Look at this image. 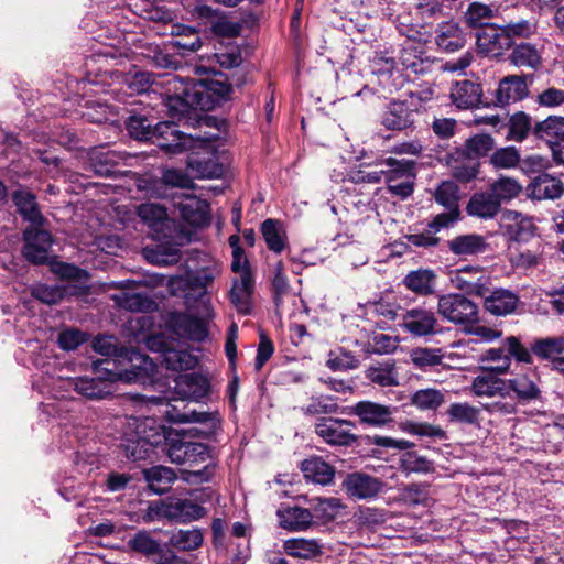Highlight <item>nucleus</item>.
<instances>
[{
    "instance_id": "1",
    "label": "nucleus",
    "mask_w": 564,
    "mask_h": 564,
    "mask_svg": "<svg viewBox=\"0 0 564 564\" xmlns=\"http://www.w3.org/2000/svg\"><path fill=\"white\" fill-rule=\"evenodd\" d=\"M165 85V106L172 117L184 116L191 109L210 110L230 95L232 87L223 75L206 79L172 76Z\"/></svg>"
},
{
    "instance_id": "2",
    "label": "nucleus",
    "mask_w": 564,
    "mask_h": 564,
    "mask_svg": "<svg viewBox=\"0 0 564 564\" xmlns=\"http://www.w3.org/2000/svg\"><path fill=\"white\" fill-rule=\"evenodd\" d=\"M160 427L151 419L129 417L123 431L122 446L133 460L145 459L152 448L162 440Z\"/></svg>"
},
{
    "instance_id": "3",
    "label": "nucleus",
    "mask_w": 564,
    "mask_h": 564,
    "mask_svg": "<svg viewBox=\"0 0 564 564\" xmlns=\"http://www.w3.org/2000/svg\"><path fill=\"white\" fill-rule=\"evenodd\" d=\"M96 378L79 377L69 380L75 391L91 400L105 399L113 393V384L123 380V375L116 369V361L110 359L94 362Z\"/></svg>"
},
{
    "instance_id": "4",
    "label": "nucleus",
    "mask_w": 564,
    "mask_h": 564,
    "mask_svg": "<svg viewBox=\"0 0 564 564\" xmlns=\"http://www.w3.org/2000/svg\"><path fill=\"white\" fill-rule=\"evenodd\" d=\"M166 419L175 424H198L197 427L181 430L180 435L209 437L216 434L221 427V419L217 411H181L176 406H171L165 412Z\"/></svg>"
},
{
    "instance_id": "5",
    "label": "nucleus",
    "mask_w": 564,
    "mask_h": 564,
    "mask_svg": "<svg viewBox=\"0 0 564 564\" xmlns=\"http://www.w3.org/2000/svg\"><path fill=\"white\" fill-rule=\"evenodd\" d=\"M437 313L454 325L468 326L479 321L477 304L460 293L438 295Z\"/></svg>"
},
{
    "instance_id": "6",
    "label": "nucleus",
    "mask_w": 564,
    "mask_h": 564,
    "mask_svg": "<svg viewBox=\"0 0 564 564\" xmlns=\"http://www.w3.org/2000/svg\"><path fill=\"white\" fill-rule=\"evenodd\" d=\"M451 283L467 294L485 296L489 293L490 276L479 265H464L451 273Z\"/></svg>"
},
{
    "instance_id": "7",
    "label": "nucleus",
    "mask_w": 564,
    "mask_h": 564,
    "mask_svg": "<svg viewBox=\"0 0 564 564\" xmlns=\"http://www.w3.org/2000/svg\"><path fill=\"white\" fill-rule=\"evenodd\" d=\"M355 423L348 420L321 417L315 424L316 434L327 444L336 446H348L356 442L357 436L352 433Z\"/></svg>"
},
{
    "instance_id": "8",
    "label": "nucleus",
    "mask_w": 564,
    "mask_h": 564,
    "mask_svg": "<svg viewBox=\"0 0 564 564\" xmlns=\"http://www.w3.org/2000/svg\"><path fill=\"white\" fill-rule=\"evenodd\" d=\"M218 270L216 267L203 268L196 271H188L183 278H176L172 284L177 283L184 286L185 290L197 292L205 308V317L212 318L210 299L207 295V288L214 282Z\"/></svg>"
},
{
    "instance_id": "9",
    "label": "nucleus",
    "mask_w": 564,
    "mask_h": 564,
    "mask_svg": "<svg viewBox=\"0 0 564 564\" xmlns=\"http://www.w3.org/2000/svg\"><path fill=\"white\" fill-rule=\"evenodd\" d=\"M438 326L435 313L424 307L410 308L402 315V327L413 337L434 336Z\"/></svg>"
},
{
    "instance_id": "10",
    "label": "nucleus",
    "mask_w": 564,
    "mask_h": 564,
    "mask_svg": "<svg viewBox=\"0 0 564 564\" xmlns=\"http://www.w3.org/2000/svg\"><path fill=\"white\" fill-rule=\"evenodd\" d=\"M127 129L131 137L138 140H151L158 147H171V143H167L166 133L175 138L174 132L171 130L173 128L166 122H158L152 127L143 116L130 117ZM172 147H175V144H172Z\"/></svg>"
},
{
    "instance_id": "11",
    "label": "nucleus",
    "mask_w": 564,
    "mask_h": 564,
    "mask_svg": "<svg viewBox=\"0 0 564 564\" xmlns=\"http://www.w3.org/2000/svg\"><path fill=\"white\" fill-rule=\"evenodd\" d=\"M167 455L172 463L195 465L209 458L208 447L199 442L171 440L167 445Z\"/></svg>"
},
{
    "instance_id": "12",
    "label": "nucleus",
    "mask_w": 564,
    "mask_h": 564,
    "mask_svg": "<svg viewBox=\"0 0 564 564\" xmlns=\"http://www.w3.org/2000/svg\"><path fill=\"white\" fill-rule=\"evenodd\" d=\"M23 256L32 263L42 264L48 261L52 248V235L47 230L35 227L24 231Z\"/></svg>"
},
{
    "instance_id": "13",
    "label": "nucleus",
    "mask_w": 564,
    "mask_h": 564,
    "mask_svg": "<svg viewBox=\"0 0 564 564\" xmlns=\"http://www.w3.org/2000/svg\"><path fill=\"white\" fill-rule=\"evenodd\" d=\"M164 185L188 188L192 186V180L184 172L175 169L164 171L161 180H141L138 188L152 197L165 196Z\"/></svg>"
},
{
    "instance_id": "14",
    "label": "nucleus",
    "mask_w": 564,
    "mask_h": 564,
    "mask_svg": "<svg viewBox=\"0 0 564 564\" xmlns=\"http://www.w3.org/2000/svg\"><path fill=\"white\" fill-rule=\"evenodd\" d=\"M449 98L458 109H474L481 104L482 87L469 79L458 80L452 85Z\"/></svg>"
},
{
    "instance_id": "15",
    "label": "nucleus",
    "mask_w": 564,
    "mask_h": 564,
    "mask_svg": "<svg viewBox=\"0 0 564 564\" xmlns=\"http://www.w3.org/2000/svg\"><path fill=\"white\" fill-rule=\"evenodd\" d=\"M527 77L509 75L500 79L495 93V104L503 107L528 97Z\"/></svg>"
},
{
    "instance_id": "16",
    "label": "nucleus",
    "mask_w": 564,
    "mask_h": 564,
    "mask_svg": "<svg viewBox=\"0 0 564 564\" xmlns=\"http://www.w3.org/2000/svg\"><path fill=\"white\" fill-rule=\"evenodd\" d=\"M382 481L369 475L355 473L347 476L343 487L355 499H370L382 490Z\"/></svg>"
},
{
    "instance_id": "17",
    "label": "nucleus",
    "mask_w": 564,
    "mask_h": 564,
    "mask_svg": "<svg viewBox=\"0 0 564 564\" xmlns=\"http://www.w3.org/2000/svg\"><path fill=\"white\" fill-rule=\"evenodd\" d=\"M501 227L512 240L523 241L535 232V225L531 217L516 210H506L501 216Z\"/></svg>"
},
{
    "instance_id": "18",
    "label": "nucleus",
    "mask_w": 564,
    "mask_h": 564,
    "mask_svg": "<svg viewBox=\"0 0 564 564\" xmlns=\"http://www.w3.org/2000/svg\"><path fill=\"white\" fill-rule=\"evenodd\" d=\"M400 63L413 74H425L431 70L433 61L421 43L408 40L402 46Z\"/></svg>"
},
{
    "instance_id": "19",
    "label": "nucleus",
    "mask_w": 564,
    "mask_h": 564,
    "mask_svg": "<svg viewBox=\"0 0 564 564\" xmlns=\"http://www.w3.org/2000/svg\"><path fill=\"white\" fill-rule=\"evenodd\" d=\"M174 206L180 216L192 226L200 227L208 223L209 205L204 199L196 196H183L175 200Z\"/></svg>"
},
{
    "instance_id": "20",
    "label": "nucleus",
    "mask_w": 564,
    "mask_h": 564,
    "mask_svg": "<svg viewBox=\"0 0 564 564\" xmlns=\"http://www.w3.org/2000/svg\"><path fill=\"white\" fill-rule=\"evenodd\" d=\"M253 289L254 280L251 272H245L243 275H239L232 281L229 299L240 314L251 313Z\"/></svg>"
},
{
    "instance_id": "21",
    "label": "nucleus",
    "mask_w": 564,
    "mask_h": 564,
    "mask_svg": "<svg viewBox=\"0 0 564 564\" xmlns=\"http://www.w3.org/2000/svg\"><path fill=\"white\" fill-rule=\"evenodd\" d=\"M209 392V382L198 373L180 375L175 380V393L182 400L199 401Z\"/></svg>"
},
{
    "instance_id": "22",
    "label": "nucleus",
    "mask_w": 564,
    "mask_h": 564,
    "mask_svg": "<svg viewBox=\"0 0 564 564\" xmlns=\"http://www.w3.org/2000/svg\"><path fill=\"white\" fill-rule=\"evenodd\" d=\"M477 47L479 52L489 56H499L510 46V42L505 35L503 26L490 24L487 29L477 34Z\"/></svg>"
},
{
    "instance_id": "23",
    "label": "nucleus",
    "mask_w": 564,
    "mask_h": 564,
    "mask_svg": "<svg viewBox=\"0 0 564 564\" xmlns=\"http://www.w3.org/2000/svg\"><path fill=\"white\" fill-rule=\"evenodd\" d=\"M447 248L453 254L466 259L485 252L488 249V243L481 235L466 234L448 240Z\"/></svg>"
},
{
    "instance_id": "24",
    "label": "nucleus",
    "mask_w": 564,
    "mask_h": 564,
    "mask_svg": "<svg viewBox=\"0 0 564 564\" xmlns=\"http://www.w3.org/2000/svg\"><path fill=\"white\" fill-rule=\"evenodd\" d=\"M352 413L359 416L365 424L382 426L392 419V408L370 401H360L352 408Z\"/></svg>"
},
{
    "instance_id": "25",
    "label": "nucleus",
    "mask_w": 564,
    "mask_h": 564,
    "mask_svg": "<svg viewBox=\"0 0 564 564\" xmlns=\"http://www.w3.org/2000/svg\"><path fill=\"white\" fill-rule=\"evenodd\" d=\"M446 164L452 175L460 182H469L478 174V162L457 149L446 155Z\"/></svg>"
},
{
    "instance_id": "26",
    "label": "nucleus",
    "mask_w": 564,
    "mask_h": 564,
    "mask_svg": "<svg viewBox=\"0 0 564 564\" xmlns=\"http://www.w3.org/2000/svg\"><path fill=\"white\" fill-rule=\"evenodd\" d=\"M435 41L438 47L446 52H456L464 47L466 42L459 24L452 20L438 24Z\"/></svg>"
},
{
    "instance_id": "27",
    "label": "nucleus",
    "mask_w": 564,
    "mask_h": 564,
    "mask_svg": "<svg viewBox=\"0 0 564 564\" xmlns=\"http://www.w3.org/2000/svg\"><path fill=\"white\" fill-rule=\"evenodd\" d=\"M485 308L494 315L502 316L514 312L519 297L509 290L498 289L485 296Z\"/></svg>"
},
{
    "instance_id": "28",
    "label": "nucleus",
    "mask_w": 564,
    "mask_h": 564,
    "mask_svg": "<svg viewBox=\"0 0 564 564\" xmlns=\"http://www.w3.org/2000/svg\"><path fill=\"white\" fill-rule=\"evenodd\" d=\"M122 156L104 149H94L88 154V170L99 176H112Z\"/></svg>"
},
{
    "instance_id": "29",
    "label": "nucleus",
    "mask_w": 564,
    "mask_h": 564,
    "mask_svg": "<svg viewBox=\"0 0 564 564\" xmlns=\"http://www.w3.org/2000/svg\"><path fill=\"white\" fill-rule=\"evenodd\" d=\"M499 199L490 192H482L474 194L466 207L468 215L481 219H491L500 210Z\"/></svg>"
},
{
    "instance_id": "30",
    "label": "nucleus",
    "mask_w": 564,
    "mask_h": 564,
    "mask_svg": "<svg viewBox=\"0 0 564 564\" xmlns=\"http://www.w3.org/2000/svg\"><path fill=\"white\" fill-rule=\"evenodd\" d=\"M280 525L289 531H305L313 524L310 509L288 507L278 511Z\"/></svg>"
},
{
    "instance_id": "31",
    "label": "nucleus",
    "mask_w": 564,
    "mask_h": 564,
    "mask_svg": "<svg viewBox=\"0 0 564 564\" xmlns=\"http://www.w3.org/2000/svg\"><path fill=\"white\" fill-rule=\"evenodd\" d=\"M206 516V509L187 499L169 502L167 519L182 523L192 522Z\"/></svg>"
},
{
    "instance_id": "32",
    "label": "nucleus",
    "mask_w": 564,
    "mask_h": 564,
    "mask_svg": "<svg viewBox=\"0 0 564 564\" xmlns=\"http://www.w3.org/2000/svg\"><path fill=\"white\" fill-rule=\"evenodd\" d=\"M530 189L535 199H557L564 193V185L561 180L544 173L533 180Z\"/></svg>"
},
{
    "instance_id": "33",
    "label": "nucleus",
    "mask_w": 564,
    "mask_h": 564,
    "mask_svg": "<svg viewBox=\"0 0 564 564\" xmlns=\"http://www.w3.org/2000/svg\"><path fill=\"white\" fill-rule=\"evenodd\" d=\"M540 380L536 373H523L509 380L510 389L520 400L532 401L541 397Z\"/></svg>"
},
{
    "instance_id": "34",
    "label": "nucleus",
    "mask_w": 564,
    "mask_h": 564,
    "mask_svg": "<svg viewBox=\"0 0 564 564\" xmlns=\"http://www.w3.org/2000/svg\"><path fill=\"white\" fill-rule=\"evenodd\" d=\"M343 508L341 501L335 497L310 499V510L316 522L326 523L334 520Z\"/></svg>"
},
{
    "instance_id": "35",
    "label": "nucleus",
    "mask_w": 564,
    "mask_h": 564,
    "mask_svg": "<svg viewBox=\"0 0 564 564\" xmlns=\"http://www.w3.org/2000/svg\"><path fill=\"white\" fill-rule=\"evenodd\" d=\"M498 14V7L474 1L467 7L464 19L470 28H482L489 26V21L497 18Z\"/></svg>"
},
{
    "instance_id": "36",
    "label": "nucleus",
    "mask_w": 564,
    "mask_h": 564,
    "mask_svg": "<svg viewBox=\"0 0 564 564\" xmlns=\"http://www.w3.org/2000/svg\"><path fill=\"white\" fill-rule=\"evenodd\" d=\"M13 202L18 208V212L25 220L30 221L33 226H39L42 224L43 217L39 209L34 194L26 189L15 191L13 194Z\"/></svg>"
},
{
    "instance_id": "37",
    "label": "nucleus",
    "mask_w": 564,
    "mask_h": 564,
    "mask_svg": "<svg viewBox=\"0 0 564 564\" xmlns=\"http://www.w3.org/2000/svg\"><path fill=\"white\" fill-rule=\"evenodd\" d=\"M436 274L429 269H419L409 272L404 279L403 284L410 291L419 295H429L434 292Z\"/></svg>"
},
{
    "instance_id": "38",
    "label": "nucleus",
    "mask_w": 564,
    "mask_h": 564,
    "mask_svg": "<svg viewBox=\"0 0 564 564\" xmlns=\"http://www.w3.org/2000/svg\"><path fill=\"white\" fill-rule=\"evenodd\" d=\"M302 471L305 478L321 485L330 484L335 475L334 468L316 456L302 462Z\"/></svg>"
},
{
    "instance_id": "39",
    "label": "nucleus",
    "mask_w": 564,
    "mask_h": 564,
    "mask_svg": "<svg viewBox=\"0 0 564 564\" xmlns=\"http://www.w3.org/2000/svg\"><path fill=\"white\" fill-rule=\"evenodd\" d=\"M284 552L303 560H311L322 554V544L316 539H290L283 544Z\"/></svg>"
},
{
    "instance_id": "40",
    "label": "nucleus",
    "mask_w": 564,
    "mask_h": 564,
    "mask_svg": "<svg viewBox=\"0 0 564 564\" xmlns=\"http://www.w3.org/2000/svg\"><path fill=\"white\" fill-rule=\"evenodd\" d=\"M470 390L477 397L492 398L496 395H503L506 391V382L492 372H487L474 378Z\"/></svg>"
},
{
    "instance_id": "41",
    "label": "nucleus",
    "mask_w": 564,
    "mask_h": 564,
    "mask_svg": "<svg viewBox=\"0 0 564 564\" xmlns=\"http://www.w3.org/2000/svg\"><path fill=\"white\" fill-rule=\"evenodd\" d=\"M381 165L386 166V169H383L386 182H389V180L397 182L400 180L415 178L414 161L387 158L381 162Z\"/></svg>"
},
{
    "instance_id": "42",
    "label": "nucleus",
    "mask_w": 564,
    "mask_h": 564,
    "mask_svg": "<svg viewBox=\"0 0 564 564\" xmlns=\"http://www.w3.org/2000/svg\"><path fill=\"white\" fill-rule=\"evenodd\" d=\"M531 350L538 358L553 362L564 352V337L553 336L535 339L531 344Z\"/></svg>"
},
{
    "instance_id": "43",
    "label": "nucleus",
    "mask_w": 564,
    "mask_h": 564,
    "mask_svg": "<svg viewBox=\"0 0 564 564\" xmlns=\"http://www.w3.org/2000/svg\"><path fill=\"white\" fill-rule=\"evenodd\" d=\"M143 475L150 489L159 495L164 494L171 484L176 480L174 470L164 466H153L143 470Z\"/></svg>"
},
{
    "instance_id": "44",
    "label": "nucleus",
    "mask_w": 564,
    "mask_h": 564,
    "mask_svg": "<svg viewBox=\"0 0 564 564\" xmlns=\"http://www.w3.org/2000/svg\"><path fill=\"white\" fill-rule=\"evenodd\" d=\"M381 123L388 130H403L410 126V110L403 102H391L382 113Z\"/></svg>"
},
{
    "instance_id": "45",
    "label": "nucleus",
    "mask_w": 564,
    "mask_h": 564,
    "mask_svg": "<svg viewBox=\"0 0 564 564\" xmlns=\"http://www.w3.org/2000/svg\"><path fill=\"white\" fill-rule=\"evenodd\" d=\"M261 231L268 248L276 253L282 252L286 245L283 225L279 220L270 218L262 223Z\"/></svg>"
},
{
    "instance_id": "46",
    "label": "nucleus",
    "mask_w": 564,
    "mask_h": 564,
    "mask_svg": "<svg viewBox=\"0 0 564 564\" xmlns=\"http://www.w3.org/2000/svg\"><path fill=\"white\" fill-rule=\"evenodd\" d=\"M410 402L419 410L435 411L445 402V393L434 388L420 389L411 395Z\"/></svg>"
},
{
    "instance_id": "47",
    "label": "nucleus",
    "mask_w": 564,
    "mask_h": 564,
    "mask_svg": "<svg viewBox=\"0 0 564 564\" xmlns=\"http://www.w3.org/2000/svg\"><path fill=\"white\" fill-rule=\"evenodd\" d=\"M188 167L197 178H219L225 173L224 165L216 158L191 159Z\"/></svg>"
},
{
    "instance_id": "48",
    "label": "nucleus",
    "mask_w": 564,
    "mask_h": 564,
    "mask_svg": "<svg viewBox=\"0 0 564 564\" xmlns=\"http://www.w3.org/2000/svg\"><path fill=\"white\" fill-rule=\"evenodd\" d=\"M446 414L448 415L451 422L468 425H478L480 422V409L467 402L452 403L447 408Z\"/></svg>"
},
{
    "instance_id": "49",
    "label": "nucleus",
    "mask_w": 564,
    "mask_h": 564,
    "mask_svg": "<svg viewBox=\"0 0 564 564\" xmlns=\"http://www.w3.org/2000/svg\"><path fill=\"white\" fill-rule=\"evenodd\" d=\"M162 364L173 371L194 369L197 358L186 350L166 349L162 355Z\"/></svg>"
},
{
    "instance_id": "50",
    "label": "nucleus",
    "mask_w": 564,
    "mask_h": 564,
    "mask_svg": "<svg viewBox=\"0 0 564 564\" xmlns=\"http://www.w3.org/2000/svg\"><path fill=\"white\" fill-rule=\"evenodd\" d=\"M111 299L119 307L131 312H147L154 305L152 300L141 293L121 292Z\"/></svg>"
},
{
    "instance_id": "51",
    "label": "nucleus",
    "mask_w": 564,
    "mask_h": 564,
    "mask_svg": "<svg viewBox=\"0 0 564 564\" xmlns=\"http://www.w3.org/2000/svg\"><path fill=\"white\" fill-rule=\"evenodd\" d=\"M511 62L519 67L536 68L541 64V54L536 47L530 43L517 45L510 55Z\"/></svg>"
},
{
    "instance_id": "52",
    "label": "nucleus",
    "mask_w": 564,
    "mask_h": 564,
    "mask_svg": "<svg viewBox=\"0 0 564 564\" xmlns=\"http://www.w3.org/2000/svg\"><path fill=\"white\" fill-rule=\"evenodd\" d=\"M203 541L204 535L199 529L178 530L170 538L171 545L180 551L196 550Z\"/></svg>"
},
{
    "instance_id": "53",
    "label": "nucleus",
    "mask_w": 564,
    "mask_h": 564,
    "mask_svg": "<svg viewBox=\"0 0 564 564\" xmlns=\"http://www.w3.org/2000/svg\"><path fill=\"white\" fill-rule=\"evenodd\" d=\"M495 141L491 135L479 133L468 138L464 144V148L459 149L464 151L465 155L477 161V159L485 156L490 150H492Z\"/></svg>"
},
{
    "instance_id": "54",
    "label": "nucleus",
    "mask_w": 564,
    "mask_h": 564,
    "mask_svg": "<svg viewBox=\"0 0 564 564\" xmlns=\"http://www.w3.org/2000/svg\"><path fill=\"white\" fill-rule=\"evenodd\" d=\"M502 26L510 43L514 39H529L538 32V21L534 18L519 19Z\"/></svg>"
},
{
    "instance_id": "55",
    "label": "nucleus",
    "mask_w": 564,
    "mask_h": 564,
    "mask_svg": "<svg viewBox=\"0 0 564 564\" xmlns=\"http://www.w3.org/2000/svg\"><path fill=\"white\" fill-rule=\"evenodd\" d=\"M366 377L381 387H395L399 384L398 373L393 364H381L367 369Z\"/></svg>"
},
{
    "instance_id": "56",
    "label": "nucleus",
    "mask_w": 564,
    "mask_h": 564,
    "mask_svg": "<svg viewBox=\"0 0 564 564\" xmlns=\"http://www.w3.org/2000/svg\"><path fill=\"white\" fill-rule=\"evenodd\" d=\"M400 469L405 474H430L435 470L431 460L415 452H406L400 458Z\"/></svg>"
},
{
    "instance_id": "57",
    "label": "nucleus",
    "mask_w": 564,
    "mask_h": 564,
    "mask_svg": "<svg viewBox=\"0 0 564 564\" xmlns=\"http://www.w3.org/2000/svg\"><path fill=\"white\" fill-rule=\"evenodd\" d=\"M522 191L521 184L512 177H500L490 185V193L499 203L516 198Z\"/></svg>"
},
{
    "instance_id": "58",
    "label": "nucleus",
    "mask_w": 564,
    "mask_h": 564,
    "mask_svg": "<svg viewBox=\"0 0 564 564\" xmlns=\"http://www.w3.org/2000/svg\"><path fill=\"white\" fill-rule=\"evenodd\" d=\"M534 133L541 139H561L564 137V117L550 116L534 127Z\"/></svg>"
},
{
    "instance_id": "59",
    "label": "nucleus",
    "mask_w": 564,
    "mask_h": 564,
    "mask_svg": "<svg viewBox=\"0 0 564 564\" xmlns=\"http://www.w3.org/2000/svg\"><path fill=\"white\" fill-rule=\"evenodd\" d=\"M459 188L453 181H443L434 193V198L437 204L444 206L446 209L458 208Z\"/></svg>"
},
{
    "instance_id": "60",
    "label": "nucleus",
    "mask_w": 564,
    "mask_h": 564,
    "mask_svg": "<svg viewBox=\"0 0 564 564\" xmlns=\"http://www.w3.org/2000/svg\"><path fill=\"white\" fill-rule=\"evenodd\" d=\"M410 359L419 369H426L442 364L443 354L441 349L415 348L410 354Z\"/></svg>"
},
{
    "instance_id": "61",
    "label": "nucleus",
    "mask_w": 564,
    "mask_h": 564,
    "mask_svg": "<svg viewBox=\"0 0 564 564\" xmlns=\"http://www.w3.org/2000/svg\"><path fill=\"white\" fill-rule=\"evenodd\" d=\"M128 545L131 550L144 555H153L160 552V543L150 532L139 531L129 541Z\"/></svg>"
},
{
    "instance_id": "62",
    "label": "nucleus",
    "mask_w": 564,
    "mask_h": 564,
    "mask_svg": "<svg viewBox=\"0 0 564 564\" xmlns=\"http://www.w3.org/2000/svg\"><path fill=\"white\" fill-rule=\"evenodd\" d=\"M183 336L191 340L202 341L208 336L206 319L196 316H185L181 319Z\"/></svg>"
},
{
    "instance_id": "63",
    "label": "nucleus",
    "mask_w": 564,
    "mask_h": 564,
    "mask_svg": "<svg viewBox=\"0 0 564 564\" xmlns=\"http://www.w3.org/2000/svg\"><path fill=\"white\" fill-rule=\"evenodd\" d=\"M531 130V118L525 112L519 111L509 120V139L520 142L524 140Z\"/></svg>"
},
{
    "instance_id": "64",
    "label": "nucleus",
    "mask_w": 564,
    "mask_h": 564,
    "mask_svg": "<svg viewBox=\"0 0 564 564\" xmlns=\"http://www.w3.org/2000/svg\"><path fill=\"white\" fill-rule=\"evenodd\" d=\"M138 215L150 227H156L167 218L165 208L154 203L141 204L138 207Z\"/></svg>"
}]
</instances>
